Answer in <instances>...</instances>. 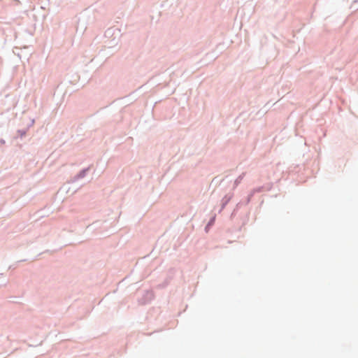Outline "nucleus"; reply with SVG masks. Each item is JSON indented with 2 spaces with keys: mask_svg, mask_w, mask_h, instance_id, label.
<instances>
[{
  "mask_svg": "<svg viewBox=\"0 0 358 358\" xmlns=\"http://www.w3.org/2000/svg\"><path fill=\"white\" fill-rule=\"evenodd\" d=\"M120 35V30L119 29L113 27H110L104 33V38L107 39L105 43L108 42L110 47L115 46L118 43Z\"/></svg>",
  "mask_w": 358,
  "mask_h": 358,
  "instance_id": "f257e3e1",
  "label": "nucleus"
},
{
  "mask_svg": "<svg viewBox=\"0 0 358 358\" xmlns=\"http://www.w3.org/2000/svg\"><path fill=\"white\" fill-rule=\"evenodd\" d=\"M154 298L155 294L152 290H144L142 296L138 299V302L140 305H146L150 303Z\"/></svg>",
  "mask_w": 358,
  "mask_h": 358,
  "instance_id": "f03ea898",
  "label": "nucleus"
},
{
  "mask_svg": "<svg viewBox=\"0 0 358 358\" xmlns=\"http://www.w3.org/2000/svg\"><path fill=\"white\" fill-rule=\"evenodd\" d=\"M90 169V167H86L83 169H81L77 174H76L74 176H73L70 180L69 182H76V181L85 178L87 173L89 172Z\"/></svg>",
  "mask_w": 358,
  "mask_h": 358,
  "instance_id": "7ed1b4c3",
  "label": "nucleus"
},
{
  "mask_svg": "<svg viewBox=\"0 0 358 358\" xmlns=\"http://www.w3.org/2000/svg\"><path fill=\"white\" fill-rule=\"evenodd\" d=\"M233 196H234L233 193H229V194H227L222 198V199L221 201V207H220V209L218 210L219 213H220L222 211V210L226 207V206L228 204V203L231 201Z\"/></svg>",
  "mask_w": 358,
  "mask_h": 358,
  "instance_id": "20e7f679",
  "label": "nucleus"
},
{
  "mask_svg": "<svg viewBox=\"0 0 358 358\" xmlns=\"http://www.w3.org/2000/svg\"><path fill=\"white\" fill-rule=\"evenodd\" d=\"M264 190V187L263 186H260V187H258L257 188H255L251 192L250 194H249L247 196V199H246V201H245V204H248L250 203V200H251V198L253 196L254 194L256 193V192H263Z\"/></svg>",
  "mask_w": 358,
  "mask_h": 358,
  "instance_id": "39448f33",
  "label": "nucleus"
},
{
  "mask_svg": "<svg viewBox=\"0 0 358 358\" xmlns=\"http://www.w3.org/2000/svg\"><path fill=\"white\" fill-rule=\"evenodd\" d=\"M215 218H216V215H214L213 216H212L210 218L209 221L208 222V223L206 224V225L204 227L205 232L208 233L209 231V230L210 229V228L214 225L215 222Z\"/></svg>",
  "mask_w": 358,
  "mask_h": 358,
  "instance_id": "423d86ee",
  "label": "nucleus"
},
{
  "mask_svg": "<svg viewBox=\"0 0 358 358\" xmlns=\"http://www.w3.org/2000/svg\"><path fill=\"white\" fill-rule=\"evenodd\" d=\"M245 173H242L234 181V187L233 189H235L237 187V186L241 182L242 180L243 179Z\"/></svg>",
  "mask_w": 358,
  "mask_h": 358,
  "instance_id": "0eeeda50",
  "label": "nucleus"
},
{
  "mask_svg": "<svg viewBox=\"0 0 358 358\" xmlns=\"http://www.w3.org/2000/svg\"><path fill=\"white\" fill-rule=\"evenodd\" d=\"M27 129H18L17 131V136H15V138H22L27 133Z\"/></svg>",
  "mask_w": 358,
  "mask_h": 358,
  "instance_id": "6e6552de",
  "label": "nucleus"
},
{
  "mask_svg": "<svg viewBox=\"0 0 358 358\" xmlns=\"http://www.w3.org/2000/svg\"><path fill=\"white\" fill-rule=\"evenodd\" d=\"M244 204H245V205H246V204H245V203H243V201H240V202H238V203L236 204V208L234 209V210H233V212H232V213H231V216L234 215L236 213V212L238 211V209H239V208H240L243 205H244Z\"/></svg>",
  "mask_w": 358,
  "mask_h": 358,
  "instance_id": "1a4fd4ad",
  "label": "nucleus"
},
{
  "mask_svg": "<svg viewBox=\"0 0 358 358\" xmlns=\"http://www.w3.org/2000/svg\"><path fill=\"white\" fill-rule=\"evenodd\" d=\"M35 122L34 119L31 120L30 122L27 124V127L25 129H27V131L29 129L30 127H31Z\"/></svg>",
  "mask_w": 358,
  "mask_h": 358,
  "instance_id": "9d476101",
  "label": "nucleus"
},
{
  "mask_svg": "<svg viewBox=\"0 0 358 358\" xmlns=\"http://www.w3.org/2000/svg\"><path fill=\"white\" fill-rule=\"evenodd\" d=\"M35 122L34 119L31 120L30 122L27 124V127L25 129H27V131L29 129L30 127H31Z\"/></svg>",
  "mask_w": 358,
  "mask_h": 358,
  "instance_id": "9b49d317",
  "label": "nucleus"
},
{
  "mask_svg": "<svg viewBox=\"0 0 358 358\" xmlns=\"http://www.w3.org/2000/svg\"><path fill=\"white\" fill-rule=\"evenodd\" d=\"M167 284H168V282H164L163 284H159L158 286H159V287H161V288H164V287H166Z\"/></svg>",
  "mask_w": 358,
  "mask_h": 358,
  "instance_id": "f8f14e48",
  "label": "nucleus"
},
{
  "mask_svg": "<svg viewBox=\"0 0 358 358\" xmlns=\"http://www.w3.org/2000/svg\"><path fill=\"white\" fill-rule=\"evenodd\" d=\"M6 141L3 138H0V145L5 144Z\"/></svg>",
  "mask_w": 358,
  "mask_h": 358,
  "instance_id": "ddd939ff",
  "label": "nucleus"
},
{
  "mask_svg": "<svg viewBox=\"0 0 358 358\" xmlns=\"http://www.w3.org/2000/svg\"><path fill=\"white\" fill-rule=\"evenodd\" d=\"M27 259H22V260H19L17 262V264L19 263V262H26Z\"/></svg>",
  "mask_w": 358,
  "mask_h": 358,
  "instance_id": "4468645a",
  "label": "nucleus"
},
{
  "mask_svg": "<svg viewBox=\"0 0 358 358\" xmlns=\"http://www.w3.org/2000/svg\"><path fill=\"white\" fill-rule=\"evenodd\" d=\"M15 267H16V265H15L13 266H9V269H11V268L14 269V268H15Z\"/></svg>",
  "mask_w": 358,
  "mask_h": 358,
  "instance_id": "2eb2a0df",
  "label": "nucleus"
}]
</instances>
